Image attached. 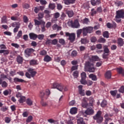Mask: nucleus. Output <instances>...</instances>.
Masks as SVG:
<instances>
[{"label":"nucleus","mask_w":124,"mask_h":124,"mask_svg":"<svg viewBox=\"0 0 124 124\" xmlns=\"http://www.w3.org/2000/svg\"><path fill=\"white\" fill-rule=\"evenodd\" d=\"M94 113V111H93V108H88L87 109V110L85 111V114H86V115H93Z\"/></svg>","instance_id":"4468645a"},{"label":"nucleus","mask_w":124,"mask_h":124,"mask_svg":"<svg viewBox=\"0 0 124 124\" xmlns=\"http://www.w3.org/2000/svg\"><path fill=\"white\" fill-rule=\"evenodd\" d=\"M115 4L116 6H118V7L120 6H122L124 4V2H122V1H119L118 2H115Z\"/></svg>","instance_id":"603ef678"},{"label":"nucleus","mask_w":124,"mask_h":124,"mask_svg":"<svg viewBox=\"0 0 124 124\" xmlns=\"http://www.w3.org/2000/svg\"><path fill=\"white\" fill-rule=\"evenodd\" d=\"M23 22L24 23H28L29 22V18H28V16H23Z\"/></svg>","instance_id":"4d7b16f0"},{"label":"nucleus","mask_w":124,"mask_h":124,"mask_svg":"<svg viewBox=\"0 0 124 124\" xmlns=\"http://www.w3.org/2000/svg\"><path fill=\"white\" fill-rule=\"evenodd\" d=\"M33 119V118L31 115L29 116L26 120V123H31Z\"/></svg>","instance_id":"49530a36"},{"label":"nucleus","mask_w":124,"mask_h":124,"mask_svg":"<svg viewBox=\"0 0 124 124\" xmlns=\"http://www.w3.org/2000/svg\"><path fill=\"white\" fill-rule=\"evenodd\" d=\"M81 79L80 80V84H86V79L87 78V74L85 72H83L80 74Z\"/></svg>","instance_id":"1a4fd4ad"},{"label":"nucleus","mask_w":124,"mask_h":124,"mask_svg":"<svg viewBox=\"0 0 124 124\" xmlns=\"http://www.w3.org/2000/svg\"><path fill=\"white\" fill-rule=\"evenodd\" d=\"M46 54H47V51H46V50H41L40 52V55L41 56H45Z\"/></svg>","instance_id":"3c124183"},{"label":"nucleus","mask_w":124,"mask_h":124,"mask_svg":"<svg viewBox=\"0 0 124 124\" xmlns=\"http://www.w3.org/2000/svg\"><path fill=\"white\" fill-rule=\"evenodd\" d=\"M7 79V76L4 75V74H1L0 75V79L1 80H3V79Z\"/></svg>","instance_id":"bf43d9fd"},{"label":"nucleus","mask_w":124,"mask_h":124,"mask_svg":"<svg viewBox=\"0 0 124 124\" xmlns=\"http://www.w3.org/2000/svg\"><path fill=\"white\" fill-rule=\"evenodd\" d=\"M111 76H112V74L111 73V71H108L105 74V78L106 79H110Z\"/></svg>","instance_id":"4be33fe9"},{"label":"nucleus","mask_w":124,"mask_h":124,"mask_svg":"<svg viewBox=\"0 0 124 124\" xmlns=\"http://www.w3.org/2000/svg\"><path fill=\"white\" fill-rule=\"evenodd\" d=\"M35 26H40V25H45V22L41 20V21L34 19Z\"/></svg>","instance_id":"dca6fc26"},{"label":"nucleus","mask_w":124,"mask_h":124,"mask_svg":"<svg viewBox=\"0 0 124 124\" xmlns=\"http://www.w3.org/2000/svg\"><path fill=\"white\" fill-rule=\"evenodd\" d=\"M78 93L81 96H84L85 95V90H83V85H79L78 87Z\"/></svg>","instance_id":"f8f14e48"},{"label":"nucleus","mask_w":124,"mask_h":124,"mask_svg":"<svg viewBox=\"0 0 124 124\" xmlns=\"http://www.w3.org/2000/svg\"><path fill=\"white\" fill-rule=\"evenodd\" d=\"M18 19L19 18L17 16H13L11 17V20L12 21H18Z\"/></svg>","instance_id":"774afa93"},{"label":"nucleus","mask_w":124,"mask_h":124,"mask_svg":"<svg viewBox=\"0 0 124 124\" xmlns=\"http://www.w3.org/2000/svg\"><path fill=\"white\" fill-rule=\"evenodd\" d=\"M4 122L6 124H9L11 122V118L9 117H6L4 118Z\"/></svg>","instance_id":"2f4dec72"},{"label":"nucleus","mask_w":124,"mask_h":124,"mask_svg":"<svg viewBox=\"0 0 124 124\" xmlns=\"http://www.w3.org/2000/svg\"><path fill=\"white\" fill-rule=\"evenodd\" d=\"M92 60L94 62H96L99 60V58L97 56H93L92 57Z\"/></svg>","instance_id":"79ce46f5"},{"label":"nucleus","mask_w":124,"mask_h":124,"mask_svg":"<svg viewBox=\"0 0 124 124\" xmlns=\"http://www.w3.org/2000/svg\"><path fill=\"white\" fill-rule=\"evenodd\" d=\"M23 61L24 59L21 56H17L16 58V62H18V64H22L23 63Z\"/></svg>","instance_id":"f3484780"},{"label":"nucleus","mask_w":124,"mask_h":124,"mask_svg":"<svg viewBox=\"0 0 124 124\" xmlns=\"http://www.w3.org/2000/svg\"><path fill=\"white\" fill-rule=\"evenodd\" d=\"M23 8H25V9H29V8H30V4L27 3H25L24 4H23L22 5Z\"/></svg>","instance_id":"c03bdc74"},{"label":"nucleus","mask_w":124,"mask_h":124,"mask_svg":"<svg viewBox=\"0 0 124 124\" xmlns=\"http://www.w3.org/2000/svg\"><path fill=\"white\" fill-rule=\"evenodd\" d=\"M71 26L74 29H78L80 27V24H79V21L78 19L75 20L74 22L71 23Z\"/></svg>","instance_id":"9d476101"},{"label":"nucleus","mask_w":124,"mask_h":124,"mask_svg":"<svg viewBox=\"0 0 124 124\" xmlns=\"http://www.w3.org/2000/svg\"><path fill=\"white\" fill-rule=\"evenodd\" d=\"M107 27L108 29H112V28H116L117 27V23L115 21L112 22V24L110 22L107 23Z\"/></svg>","instance_id":"ddd939ff"},{"label":"nucleus","mask_w":124,"mask_h":124,"mask_svg":"<svg viewBox=\"0 0 124 124\" xmlns=\"http://www.w3.org/2000/svg\"><path fill=\"white\" fill-rule=\"evenodd\" d=\"M44 61L46 62H51V61H52V58H51L49 55H46L44 57Z\"/></svg>","instance_id":"393cba45"},{"label":"nucleus","mask_w":124,"mask_h":124,"mask_svg":"<svg viewBox=\"0 0 124 124\" xmlns=\"http://www.w3.org/2000/svg\"><path fill=\"white\" fill-rule=\"evenodd\" d=\"M36 73L37 72L34 71V69L29 68L28 69V72L26 73L25 76L28 79H31V78H33L36 75Z\"/></svg>","instance_id":"20e7f679"},{"label":"nucleus","mask_w":124,"mask_h":124,"mask_svg":"<svg viewBox=\"0 0 124 124\" xmlns=\"http://www.w3.org/2000/svg\"><path fill=\"white\" fill-rule=\"evenodd\" d=\"M37 62V60H31L30 61V65H35Z\"/></svg>","instance_id":"a19ab883"},{"label":"nucleus","mask_w":124,"mask_h":124,"mask_svg":"<svg viewBox=\"0 0 124 124\" xmlns=\"http://www.w3.org/2000/svg\"><path fill=\"white\" fill-rule=\"evenodd\" d=\"M51 93L50 92V90L49 89H46V94L43 91H41L40 93V96L42 100H44V99H47L48 97H49V95Z\"/></svg>","instance_id":"423d86ee"},{"label":"nucleus","mask_w":124,"mask_h":124,"mask_svg":"<svg viewBox=\"0 0 124 124\" xmlns=\"http://www.w3.org/2000/svg\"><path fill=\"white\" fill-rule=\"evenodd\" d=\"M93 82V81L89 80H85V84H81L82 85H87V86H92Z\"/></svg>","instance_id":"c85d7f7f"},{"label":"nucleus","mask_w":124,"mask_h":124,"mask_svg":"<svg viewBox=\"0 0 124 124\" xmlns=\"http://www.w3.org/2000/svg\"><path fill=\"white\" fill-rule=\"evenodd\" d=\"M60 15H61L60 14V13L57 12V13L53 14V17H54V18H55V19H58V18L60 17Z\"/></svg>","instance_id":"de8ad7c7"},{"label":"nucleus","mask_w":124,"mask_h":124,"mask_svg":"<svg viewBox=\"0 0 124 124\" xmlns=\"http://www.w3.org/2000/svg\"><path fill=\"white\" fill-rule=\"evenodd\" d=\"M29 37L30 39H32V40H35L36 38H37V34L34 33H30Z\"/></svg>","instance_id":"6ab92c4d"},{"label":"nucleus","mask_w":124,"mask_h":124,"mask_svg":"<svg viewBox=\"0 0 124 124\" xmlns=\"http://www.w3.org/2000/svg\"><path fill=\"white\" fill-rule=\"evenodd\" d=\"M66 36L69 37V40H70V42H74L75 41V38L76 37V35H75V33H69L68 32H67L65 33Z\"/></svg>","instance_id":"6e6552de"},{"label":"nucleus","mask_w":124,"mask_h":124,"mask_svg":"<svg viewBox=\"0 0 124 124\" xmlns=\"http://www.w3.org/2000/svg\"><path fill=\"white\" fill-rule=\"evenodd\" d=\"M12 27L13 28H17V27H20V24L18 22H14L12 24Z\"/></svg>","instance_id":"a18cd8bd"},{"label":"nucleus","mask_w":124,"mask_h":124,"mask_svg":"<svg viewBox=\"0 0 124 124\" xmlns=\"http://www.w3.org/2000/svg\"><path fill=\"white\" fill-rule=\"evenodd\" d=\"M72 57H76L77 56V51L76 50H74L71 53Z\"/></svg>","instance_id":"69168bd1"},{"label":"nucleus","mask_w":124,"mask_h":124,"mask_svg":"<svg viewBox=\"0 0 124 124\" xmlns=\"http://www.w3.org/2000/svg\"><path fill=\"white\" fill-rule=\"evenodd\" d=\"M39 11H40V9H39V7H34V12H35V13L37 14L38 13V12H39Z\"/></svg>","instance_id":"052dcab7"},{"label":"nucleus","mask_w":124,"mask_h":124,"mask_svg":"<svg viewBox=\"0 0 124 124\" xmlns=\"http://www.w3.org/2000/svg\"><path fill=\"white\" fill-rule=\"evenodd\" d=\"M59 42L62 45H65V41L63 39H60L59 40Z\"/></svg>","instance_id":"8fccbe9b"},{"label":"nucleus","mask_w":124,"mask_h":124,"mask_svg":"<svg viewBox=\"0 0 124 124\" xmlns=\"http://www.w3.org/2000/svg\"><path fill=\"white\" fill-rule=\"evenodd\" d=\"M82 23L87 25L89 24V22H90V20H89V19L88 18H85L83 20H82Z\"/></svg>","instance_id":"4c0bfd02"},{"label":"nucleus","mask_w":124,"mask_h":124,"mask_svg":"<svg viewBox=\"0 0 124 124\" xmlns=\"http://www.w3.org/2000/svg\"><path fill=\"white\" fill-rule=\"evenodd\" d=\"M33 102H32V100L30 98H28L26 100V103L27 105H29V106H31L32 105V103Z\"/></svg>","instance_id":"c756f323"},{"label":"nucleus","mask_w":124,"mask_h":124,"mask_svg":"<svg viewBox=\"0 0 124 124\" xmlns=\"http://www.w3.org/2000/svg\"><path fill=\"white\" fill-rule=\"evenodd\" d=\"M82 107L83 108H87L88 107V102H82Z\"/></svg>","instance_id":"6e6d98bb"},{"label":"nucleus","mask_w":124,"mask_h":124,"mask_svg":"<svg viewBox=\"0 0 124 124\" xmlns=\"http://www.w3.org/2000/svg\"><path fill=\"white\" fill-rule=\"evenodd\" d=\"M117 72L119 73V74H124V69L123 68L120 67V68H117Z\"/></svg>","instance_id":"f704fd0d"},{"label":"nucleus","mask_w":124,"mask_h":124,"mask_svg":"<svg viewBox=\"0 0 124 124\" xmlns=\"http://www.w3.org/2000/svg\"><path fill=\"white\" fill-rule=\"evenodd\" d=\"M40 3L42 5H46L47 4V1L46 0H40Z\"/></svg>","instance_id":"864d4df0"},{"label":"nucleus","mask_w":124,"mask_h":124,"mask_svg":"<svg viewBox=\"0 0 124 124\" xmlns=\"http://www.w3.org/2000/svg\"><path fill=\"white\" fill-rule=\"evenodd\" d=\"M103 36L106 38H109V32L108 31H105L103 32Z\"/></svg>","instance_id":"473e14b6"},{"label":"nucleus","mask_w":124,"mask_h":124,"mask_svg":"<svg viewBox=\"0 0 124 124\" xmlns=\"http://www.w3.org/2000/svg\"><path fill=\"white\" fill-rule=\"evenodd\" d=\"M116 19H124V9L116 11Z\"/></svg>","instance_id":"0eeeda50"},{"label":"nucleus","mask_w":124,"mask_h":124,"mask_svg":"<svg viewBox=\"0 0 124 124\" xmlns=\"http://www.w3.org/2000/svg\"><path fill=\"white\" fill-rule=\"evenodd\" d=\"M105 41H106V40L104 38H100L98 40L100 43H105Z\"/></svg>","instance_id":"5fc2aeb1"},{"label":"nucleus","mask_w":124,"mask_h":124,"mask_svg":"<svg viewBox=\"0 0 124 124\" xmlns=\"http://www.w3.org/2000/svg\"><path fill=\"white\" fill-rule=\"evenodd\" d=\"M118 93V90H114V91H110V94L113 96V97H115L116 95H117V93Z\"/></svg>","instance_id":"7c9ffc66"},{"label":"nucleus","mask_w":124,"mask_h":124,"mask_svg":"<svg viewBox=\"0 0 124 124\" xmlns=\"http://www.w3.org/2000/svg\"><path fill=\"white\" fill-rule=\"evenodd\" d=\"M0 85H1L2 88H5L8 86V83L5 81H3V79H0Z\"/></svg>","instance_id":"2eb2a0df"},{"label":"nucleus","mask_w":124,"mask_h":124,"mask_svg":"<svg viewBox=\"0 0 124 124\" xmlns=\"http://www.w3.org/2000/svg\"><path fill=\"white\" fill-rule=\"evenodd\" d=\"M52 87L53 89H57L58 91H60V92H66L68 90L67 87L62 84V83H58L57 82H54L53 84Z\"/></svg>","instance_id":"f03ea898"},{"label":"nucleus","mask_w":124,"mask_h":124,"mask_svg":"<svg viewBox=\"0 0 124 124\" xmlns=\"http://www.w3.org/2000/svg\"><path fill=\"white\" fill-rule=\"evenodd\" d=\"M18 101L19 103H23V102H25V101H26V97H21Z\"/></svg>","instance_id":"58836bf2"},{"label":"nucleus","mask_w":124,"mask_h":124,"mask_svg":"<svg viewBox=\"0 0 124 124\" xmlns=\"http://www.w3.org/2000/svg\"><path fill=\"white\" fill-rule=\"evenodd\" d=\"M57 43H58V40L57 39H54L51 40V44H52L53 45H56Z\"/></svg>","instance_id":"13d9d810"},{"label":"nucleus","mask_w":124,"mask_h":124,"mask_svg":"<svg viewBox=\"0 0 124 124\" xmlns=\"http://www.w3.org/2000/svg\"><path fill=\"white\" fill-rule=\"evenodd\" d=\"M78 110V108L76 107L72 108L70 110V113L71 115H75V114H77V111Z\"/></svg>","instance_id":"a211bd4d"},{"label":"nucleus","mask_w":124,"mask_h":124,"mask_svg":"<svg viewBox=\"0 0 124 124\" xmlns=\"http://www.w3.org/2000/svg\"><path fill=\"white\" fill-rule=\"evenodd\" d=\"M93 120H95L97 124H101L103 122V117L101 116V111L99 110L96 115L93 117Z\"/></svg>","instance_id":"39448f33"},{"label":"nucleus","mask_w":124,"mask_h":124,"mask_svg":"<svg viewBox=\"0 0 124 124\" xmlns=\"http://www.w3.org/2000/svg\"><path fill=\"white\" fill-rule=\"evenodd\" d=\"M6 22H7V20L6 19V17L5 16H3L1 18V23L2 24H5V23H6Z\"/></svg>","instance_id":"680f3d73"},{"label":"nucleus","mask_w":124,"mask_h":124,"mask_svg":"<svg viewBox=\"0 0 124 124\" xmlns=\"http://www.w3.org/2000/svg\"><path fill=\"white\" fill-rule=\"evenodd\" d=\"M33 52H34L33 48H27L24 51L25 55H26L27 57H30L31 54H32Z\"/></svg>","instance_id":"9b49d317"},{"label":"nucleus","mask_w":124,"mask_h":124,"mask_svg":"<svg viewBox=\"0 0 124 124\" xmlns=\"http://www.w3.org/2000/svg\"><path fill=\"white\" fill-rule=\"evenodd\" d=\"M0 54H3L4 56H6V55H8V54H9V50L1 49L0 50Z\"/></svg>","instance_id":"a878e982"},{"label":"nucleus","mask_w":124,"mask_h":124,"mask_svg":"<svg viewBox=\"0 0 124 124\" xmlns=\"http://www.w3.org/2000/svg\"><path fill=\"white\" fill-rule=\"evenodd\" d=\"M66 17V15L64 13H62V14L61 15V20H64V18Z\"/></svg>","instance_id":"e2e57ef3"},{"label":"nucleus","mask_w":124,"mask_h":124,"mask_svg":"<svg viewBox=\"0 0 124 124\" xmlns=\"http://www.w3.org/2000/svg\"><path fill=\"white\" fill-rule=\"evenodd\" d=\"M48 7L51 10H54V9L56 7V5L55 3H49Z\"/></svg>","instance_id":"72a5a7b5"},{"label":"nucleus","mask_w":124,"mask_h":124,"mask_svg":"<svg viewBox=\"0 0 124 124\" xmlns=\"http://www.w3.org/2000/svg\"><path fill=\"white\" fill-rule=\"evenodd\" d=\"M119 93H124V86H122L119 89Z\"/></svg>","instance_id":"338daca9"},{"label":"nucleus","mask_w":124,"mask_h":124,"mask_svg":"<svg viewBox=\"0 0 124 124\" xmlns=\"http://www.w3.org/2000/svg\"><path fill=\"white\" fill-rule=\"evenodd\" d=\"M38 20H40V19H42L44 17V14L43 13H39L38 14Z\"/></svg>","instance_id":"37998d69"},{"label":"nucleus","mask_w":124,"mask_h":124,"mask_svg":"<svg viewBox=\"0 0 124 124\" xmlns=\"http://www.w3.org/2000/svg\"><path fill=\"white\" fill-rule=\"evenodd\" d=\"M89 78L92 79V81H97V78L96 77V76H95L93 74H91L89 76Z\"/></svg>","instance_id":"b1692460"},{"label":"nucleus","mask_w":124,"mask_h":124,"mask_svg":"<svg viewBox=\"0 0 124 124\" xmlns=\"http://www.w3.org/2000/svg\"><path fill=\"white\" fill-rule=\"evenodd\" d=\"M73 76L75 78H78L79 77V72L75 71L73 72Z\"/></svg>","instance_id":"c9c22d12"},{"label":"nucleus","mask_w":124,"mask_h":124,"mask_svg":"<svg viewBox=\"0 0 124 124\" xmlns=\"http://www.w3.org/2000/svg\"><path fill=\"white\" fill-rule=\"evenodd\" d=\"M84 69L85 71L88 72H94V70H95L94 67H93V64L91 63L90 62H85Z\"/></svg>","instance_id":"7ed1b4c3"},{"label":"nucleus","mask_w":124,"mask_h":124,"mask_svg":"<svg viewBox=\"0 0 124 124\" xmlns=\"http://www.w3.org/2000/svg\"><path fill=\"white\" fill-rule=\"evenodd\" d=\"M107 105V101L106 100H103L101 104V107H105Z\"/></svg>","instance_id":"ea45409f"},{"label":"nucleus","mask_w":124,"mask_h":124,"mask_svg":"<svg viewBox=\"0 0 124 124\" xmlns=\"http://www.w3.org/2000/svg\"><path fill=\"white\" fill-rule=\"evenodd\" d=\"M66 14H67L69 18H71V17H73V16L74 15V12H73L72 10H67L66 11Z\"/></svg>","instance_id":"5701e85b"},{"label":"nucleus","mask_w":124,"mask_h":124,"mask_svg":"<svg viewBox=\"0 0 124 124\" xmlns=\"http://www.w3.org/2000/svg\"><path fill=\"white\" fill-rule=\"evenodd\" d=\"M41 104L43 107H46V106H48V103H47L46 102L43 101V100H42Z\"/></svg>","instance_id":"09e8293b"},{"label":"nucleus","mask_w":124,"mask_h":124,"mask_svg":"<svg viewBox=\"0 0 124 124\" xmlns=\"http://www.w3.org/2000/svg\"><path fill=\"white\" fill-rule=\"evenodd\" d=\"M117 44H118V46H120V47L124 46V39L122 38H118L117 39Z\"/></svg>","instance_id":"412c9836"},{"label":"nucleus","mask_w":124,"mask_h":124,"mask_svg":"<svg viewBox=\"0 0 124 124\" xmlns=\"http://www.w3.org/2000/svg\"><path fill=\"white\" fill-rule=\"evenodd\" d=\"M45 35L43 34L37 35V38L39 40H42L44 39Z\"/></svg>","instance_id":"e433bc0d"},{"label":"nucleus","mask_w":124,"mask_h":124,"mask_svg":"<svg viewBox=\"0 0 124 124\" xmlns=\"http://www.w3.org/2000/svg\"><path fill=\"white\" fill-rule=\"evenodd\" d=\"M77 123L78 124H86L85 122H84V119L82 118H79L77 120Z\"/></svg>","instance_id":"cd10ccee"},{"label":"nucleus","mask_w":124,"mask_h":124,"mask_svg":"<svg viewBox=\"0 0 124 124\" xmlns=\"http://www.w3.org/2000/svg\"><path fill=\"white\" fill-rule=\"evenodd\" d=\"M108 56H109V53L104 52L102 55L103 59H108Z\"/></svg>","instance_id":"0e129e2a"},{"label":"nucleus","mask_w":124,"mask_h":124,"mask_svg":"<svg viewBox=\"0 0 124 124\" xmlns=\"http://www.w3.org/2000/svg\"><path fill=\"white\" fill-rule=\"evenodd\" d=\"M14 81L15 83H26V81L24 79L22 78H14Z\"/></svg>","instance_id":"aec40b11"},{"label":"nucleus","mask_w":124,"mask_h":124,"mask_svg":"<svg viewBox=\"0 0 124 124\" xmlns=\"http://www.w3.org/2000/svg\"><path fill=\"white\" fill-rule=\"evenodd\" d=\"M93 31V27L92 26L84 27L82 29H79L77 31V37H80L82 32L83 36H87L88 33H92Z\"/></svg>","instance_id":"f257e3e1"},{"label":"nucleus","mask_w":124,"mask_h":124,"mask_svg":"<svg viewBox=\"0 0 124 124\" xmlns=\"http://www.w3.org/2000/svg\"><path fill=\"white\" fill-rule=\"evenodd\" d=\"M104 52L106 54H109L110 53V50H109V48H108V46L105 45L104 46Z\"/></svg>","instance_id":"bb28decb"}]
</instances>
